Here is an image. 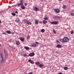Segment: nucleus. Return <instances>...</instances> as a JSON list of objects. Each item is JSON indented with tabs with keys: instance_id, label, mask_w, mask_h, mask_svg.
I'll return each mask as SVG.
<instances>
[{
	"instance_id": "1",
	"label": "nucleus",
	"mask_w": 74,
	"mask_h": 74,
	"mask_svg": "<svg viewBox=\"0 0 74 74\" xmlns=\"http://www.w3.org/2000/svg\"><path fill=\"white\" fill-rule=\"evenodd\" d=\"M3 61H4V59H3V58L2 53H0V62L1 63H3Z\"/></svg>"
},
{
	"instance_id": "2",
	"label": "nucleus",
	"mask_w": 74,
	"mask_h": 74,
	"mask_svg": "<svg viewBox=\"0 0 74 74\" xmlns=\"http://www.w3.org/2000/svg\"><path fill=\"white\" fill-rule=\"evenodd\" d=\"M50 23L51 25H57L59 23V22L54 21L52 22H51Z\"/></svg>"
},
{
	"instance_id": "3",
	"label": "nucleus",
	"mask_w": 74,
	"mask_h": 74,
	"mask_svg": "<svg viewBox=\"0 0 74 74\" xmlns=\"http://www.w3.org/2000/svg\"><path fill=\"white\" fill-rule=\"evenodd\" d=\"M54 19H60L61 18V17L60 16H55L53 17Z\"/></svg>"
},
{
	"instance_id": "4",
	"label": "nucleus",
	"mask_w": 74,
	"mask_h": 74,
	"mask_svg": "<svg viewBox=\"0 0 74 74\" xmlns=\"http://www.w3.org/2000/svg\"><path fill=\"white\" fill-rule=\"evenodd\" d=\"M31 47L32 48H35V47H37V45L34 43H33L31 45Z\"/></svg>"
},
{
	"instance_id": "5",
	"label": "nucleus",
	"mask_w": 74,
	"mask_h": 74,
	"mask_svg": "<svg viewBox=\"0 0 74 74\" xmlns=\"http://www.w3.org/2000/svg\"><path fill=\"white\" fill-rule=\"evenodd\" d=\"M34 55H35L34 53L33 52H32L29 54V56H30V57H32V56H34Z\"/></svg>"
},
{
	"instance_id": "6",
	"label": "nucleus",
	"mask_w": 74,
	"mask_h": 74,
	"mask_svg": "<svg viewBox=\"0 0 74 74\" xmlns=\"http://www.w3.org/2000/svg\"><path fill=\"white\" fill-rule=\"evenodd\" d=\"M39 8L37 7H35L34 8V11H39Z\"/></svg>"
},
{
	"instance_id": "7",
	"label": "nucleus",
	"mask_w": 74,
	"mask_h": 74,
	"mask_svg": "<svg viewBox=\"0 0 74 74\" xmlns=\"http://www.w3.org/2000/svg\"><path fill=\"white\" fill-rule=\"evenodd\" d=\"M54 11L56 13H59L60 12V10L58 9H56L54 10Z\"/></svg>"
},
{
	"instance_id": "8",
	"label": "nucleus",
	"mask_w": 74,
	"mask_h": 74,
	"mask_svg": "<svg viewBox=\"0 0 74 74\" xmlns=\"http://www.w3.org/2000/svg\"><path fill=\"white\" fill-rule=\"evenodd\" d=\"M69 41V39L68 38V37H65V42H67Z\"/></svg>"
},
{
	"instance_id": "9",
	"label": "nucleus",
	"mask_w": 74,
	"mask_h": 74,
	"mask_svg": "<svg viewBox=\"0 0 74 74\" xmlns=\"http://www.w3.org/2000/svg\"><path fill=\"white\" fill-rule=\"evenodd\" d=\"M64 39H65V37H64L62 39H60V41L61 42H62L64 43L65 42V40H64Z\"/></svg>"
},
{
	"instance_id": "10",
	"label": "nucleus",
	"mask_w": 74,
	"mask_h": 74,
	"mask_svg": "<svg viewBox=\"0 0 74 74\" xmlns=\"http://www.w3.org/2000/svg\"><path fill=\"white\" fill-rule=\"evenodd\" d=\"M29 62L31 63V64H34V62L33 61H32L31 59H30L29 60Z\"/></svg>"
},
{
	"instance_id": "11",
	"label": "nucleus",
	"mask_w": 74,
	"mask_h": 74,
	"mask_svg": "<svg viewBox=\"0 0 74 74\" xmlns=\"http://www.w3.org/2000/svg\"><path fill=\"white\" fill-rule=\"evenodd\" d=\"M24 48L27 50L28 51V50H29L30 49V48L28 47H24Z\"/></svg>"
},
{
	"instance_id": "12",
	"label": "nucleus",
	"mask_w": 74,
	"mask_h": 74,
	"mask_svg": "<svg viewBox=\"0 0 74 74\" xmlns=\"http://www.w3.org/2000/svg\"><path fill=\"white\" fill-rule=\"evenodd\" d=\"M21 8L23 9V10H25V7L24 5H22L21 6Z\"/></svg>"
},
{
	"instance_id": "13",
	"label": "nucleus",
	"mask_w": 74,
	"mask_h": 74,
	"mask_svg": "<svg viewBox=\"0 0 74 74\" xmlns=\"http://www.w3.org/2000/svg\"><path fill=\"white\" fill-rule=\"evenodd\" d=\"M38 22H39V20H35V24L36 25H37L38 24Z\"/></svg>"
},
{
	"instance_id": "14",
	"label": "nucleus",
	"mask_w": 74,
	"mask_h": 74,
	"mask_svg": "<svg viewBox=\"0 0 74 74\" xmlns=\"http://www.w3.org/2000/svg\"><path fill=\"white\" fill-rule=\"evenodd\" d=\"M35 64L36 65H39V64H40V62H39L37 61L35 62Z\"/></svg>"
},
{
	"instance_id": "15",
	"label": "nucleus",
	"mask_w": 74,
	"mask_h": 74,
	"mask_svg": "<svg viewBox=\"0 0 74 74\" xmlns=\"http://www.w3.org/2000/svg\"><path fill=\"white\" fill-rule=\"evenodd\" d=\"M62 46L60 44H58L57 45L56 47L57 48H60V47Z\"/></svg>"
},
{
	"instance_id": "16",
	"label": "nucleus",
	"mask_w": 74,
	"mask_h": 74,
	"mask_svg": "<svg viewBox=\"0 0 74 74\" xmlns=\"http://www.w3.org/2000/svg\"><path fill=\"white\" fill-rule=\"evenodd\" d=\"M16 43L17 45H19L20 44V42L18 41H16Z\"/></svg>"
},
{
	"instance_id": "17",
	"label": "nucleus",
	"mask_w": 74,
	"mask_h": 74,
	"mask_svg": "<svg viewBox=\"0 0 74 74\" xmlns=\"http://www.w3.org/2000/svg\"><path fill=\"white\" fill-rule=\"evenodd\" d=\"M39 67H40V68H42V67H44V66L42 65V64H40L39 65Z\"/></svg>"
},
{
	"instance_id": "18",
	"label": "nucleus",
	"mask_w": 74,
	"mask_h": 74,
	"mask_svg": "<svg viewBox=\"0 0 74 74\" xmlns=\"http://www.w3.org/2000/svg\"><path fill=\"white\" fill-rule=\"evenodd\" d=\"M47 16L45 15V18H44V19L45 20H47L48 19V18L46 17Z\"/></svg>"
},
{
	"instance_id": "19",
	"label": "nucleus",
	"mask_w": 74,
	"mask_h": 74,
	"mask_svg": "<svg viewBox=\"0 0 74 74\" xmlns=\"http://www.w3.org/2000/svg\"><path fill=\"white\" fill-rule=\"evenodd\" d=\"M23 21L24 22V23H27L28 21H27V20H26V19H25L23 20Z\"/></svg>"
},
{
	"instance_id": "20",
	"label": "nucleus",
	"mask_w": 74,
	"mask_h": 74,
	"mask_svg": "<svg viewBox=\"0 0 74 74\" xmlns=\"http://www.w3.org/2000/svg\"><path fill=\"white\" fill-rule=\"evenodd\" d=\"M43 23L44 24H46L47 23V21L45 20H44L43 21Z\"/></svg>"
},
{
	"instance_id": "21",
	"label": "nucleus",
	"mask_w": 74,
	"mask_h": 74,
	"mask_svg": "<svg viewBox=\"0 0 74 74\" xmlns=\"http://www.w3.org/2000/svg\"><path fill=\"white\" fill-rule=\"evenodd\" d=\"M20 40L22 41V42H23L25 41V39L24 38H20Z\"/></svg>"
},
{
	"instance_id": "22",
	"label": "nucleus",
	"mask_w": 74,
	"mask_h": 74,
	"mask_svg": "<svg viewBox=\"0 0 74 74\" xmlns=\"http://www.w3.org/2000/svg\"><path fill=\"white\" fill-rule=\"evenodd\" d=\"M11 32L10 31H6V33L8 34H11Z\"/></svg>"
},
{
	"instance_id": "23",
	"label": "nucleus",
	"mask_w": 74,
	"mask_h": 74,
	"mask_svg": "<svg viewBox=\"0 0 74 74\" xmlns=\"http://www.w3.org/2000/svg\"><path fill=\"white\" fill-rule=\"evenodd\" d=\"M27 23L28 25H32V23L31 22H29L28 21L27 22Z\"/></svg>"
},
{
	"instance_id": "24",
	"label": "nucleus",
	"mask_w": 74,
	"mask_h": 74,
	"mask_svg": "<svg viewBox=\"0 0 74 74\" xmlns=\"http://www.w3.org/2000/svg\"><path fill=\"white\" fill-rule=\"evenodd\" d=\"M41 32L42 33H44L45 32V29H42L41 30Z\"/></svg>"
},
{
	"instance_id": "25",
	"label": "nucleus",
	"mask_w": 74,
	"mask_h": 74,
	"mask_svg": "<svg viewBox=\"0 0 74 74\" xmlns=\"http://www.w3.org/2000/svg\"><path fill=\"white\" fill-rule=\"evenodd\" d=\"M23 5V3H18V6H21V5Z\"/></svg>"
},
{
	"instance_id": "26",
	"label": "nucleus",
	"mask_w": 74,
	"mask_h": 74,
	"mask_svg": "<svg viewBox=\"0 0 74 74\" xmlns=\"http://www.w3.org/2000/svg\"><path fill=\"white\" fill-rule=\"evenodd\" d=\"M11 14L13 16H15L16 15V14L14 13H12Z\"/></svg>"
},
{
	"instance_id": "27",
	"label": "nucleus",
	"mask_w": 74,
	"mask_h": 74,
	"mask_svg": "<svg viewBox=\"0 0 74 74\" xmlns=\"http://www.w3.org/2000/svg\"><path fill=\"white\" fill-rule=\"evenodd\" d=\"M15 22H17V23H19V19H18L17 20H15Z\"/></svg>"
},
{
	"instance_id": "28",
	"label": "nucleus",
	"mask_w": 74,
	"mask_h": 74,
	"mask_svg": "<svg viewBox=\"0 0 74 74\" xmlns=\"http://www.w3.org/2000/svg\"><path fill=\"white\" fill-rule=\"evenodd\" d=\"M70 15H72V16H74V13H72L71 12L70 13Z\"/></svg>"
},
{
	"instance_id": "29",
	"label": "nucleus",
	"mask_w": 74,
	"mask_h": 74,
	"mask_svg": "<svg viewBox=\"0 0 74 74\" xmlns=\"http://www.w3.org/2000/svg\"><path fill=\"white\" fill-rule=\"evenodd\" d=\"M23 55H24L23 56L24 57H26V56H27V54H24Z\"/></svg>"
},
{
	"instance_id": "30",
	"label": "nucleus",
	"mask_w": 74,
	"mask_h": 74,
	"mask_svg": "<svg viewBox=\"0 0 74 74\" xmlns=\"http://www.w3.org/2000/svg\"><path fill=\"white\" fill-rule=\"evenodd\" d=\"M24 5L25 6H27V3H25Z\"/></svg>"
},
{
	"instance_id": "31",
	"label": "nucleus",
	"mask_w": 74,
	"mask_h": 74,
	"mask_svg": "<svg viewBox=\"0 0 74 74\" xmlns=\"http://www.w3.org/2000/svg\"><path fill=\"white\" fill-rule=\"evenodd\" d=\"M53 32L54 33V34H55L56 33V31H55V30L53 29Z\"/></svg>"
},
{
	"instance_id": "32",
	"label": "nucleus",
	"mask_w": 74,
	"mask_h": 74,
	"mask_svg": "<svg viewBox=\"0 0 74 74\" xmlns=\"http://www.w3.org/2000/svg\"><path fill=\"white\" fill-rule=\"evenodd\" d=\"M68 70V68L67 67H65V70Z\"/></svg>"
},
{
	"instance_id": "33",
	"label": "nucleus",
	"mask_w": 74,
	"mask_h": 74,
	"mask_svg": "<svg viewBox=\"0 0 74 74\" xmlns=\"http://www.w3.org/2000/svg\"><path fill=\"white\" fill-rule=\"evenodd\" d=\"M71 34H73L74 33V32H73V31H72L71 32Z\"/></svg>"
},
{
	"instance_id": "34",
	"label": "nucleus",
	"mask_w": 74,
	"mask_h": 74,
	"mask_svg": "<svg viewBox=\"0 0 74 74\" xmlns=\"http://www.w3.org/2000/svg\"><path fill=\"white\" fill-rule=\"evenodd\" d=\"M16 7H17L18 5H13L12 6V7H16Z\"/></svg>"
},
{
	"instance_id": "35",
	"label": "nucleus",
	"mask_w": 74,
	"mask_h": 74,
	"mask_svg": "<svg viewBox=\"0 0 74 74\" xmlns=\"http://www.w3.org/2000/svg\"><path fill=\"white\" fill-rule=\"evenodd\" d=\"M20 3H22V4H23V0H21L20 1Z\"/></svg>"
},
{
	"instance_id": "36",
	"label": "nucleus",
	"mask_w": 74,
	"mask_h": 74,
	"mask_svg": "<svg viewBox=\"0 0 74 74\" xmlns=\"http://www.w3.org/2000/svg\"><path fill=\"white\" fill-rule=\"evenodd\" d=\"M63 9H65V5H63L62 6Z\"/></svg>"
},
{
	"instance_id": "37",
	"label": "nucleus",
	"mask_w": 74,
	"mask_h": 74,
	"mask_svg": "<svg viewBox=\"0 0 74 74\" xmlns=\"http://www.w3.org/2000/svg\"><path fill=\"white\" fill-rule=\"evenodd\" d=\"M8 57V54H6L5 55V58H7Z\"/></svg>"
},
{
	"instance_id": "38",
	"label": "nucleus",
	"mask_w": 74,
	"mask_h": 74,
	"mask_svg": "<svg viewBox=\"0 0 74 74\" xmlns=\"http://www.w3.org/2000/svg\"><path fill=\"white\" fill-rule=\"evenodd\" d=\"M27 39H29V38H30V36H27Z\"/></svg>"
},
{
	"instance_id": "39",
	"label": "nucleus",
	"mask_w": 74,
	"mask_h": 74,
	"mask_svg": "<svg viewBox=\"0 0 74 74\" xmlns=\"http://www.w3.org/2000/svg\"><path fill=\"white\" fill-rule=\"evenodd\" d=\"M36 44H39V43H38V42H36Z\"/></svg>"
},
{
	"instance_id": "40",
	"label": "nucleus",
	"mask_w": 74,
	"mask_h": 74,
	"mask_svg": "<svg viewBox=\"0 0 74 74\" xmlns=\"http://www.w3.org/2000/svg\"><path fill=\"white\" fill-rule=\"evenodd\" d=\"M2 34H6V33L4 32L2 33Z\"/></svg>"
},
{
	"instance_id": "41",
	"label": "nucleus",
	"mask_w": 74,
	"mask_h": 74,
	"mask_svg": "<svg viewBox=\"0 0 74 74\" xmlns=\"http://www.w3.org/2000/svg\"><path fill=\"white\" fill-rule=\"evenodd\" d=\"M56 42L57 43H59V41H58V40H56Z\"/></svg>"
},
{
	"instance_id": "42",
	"label": "nucleus",
	"mask_w": 74,
	"mask_h": 74,
	"mask_svg": "<svg viewBox=\"0 0 74 74\" xmlns=\"http://www.w3.org/2000/svg\"><path fill=\"white\" fill-rule=\"evenodd\" d=\"M71 12H74V10H71Z\"/></svg>"
},
{
	"instance_id": "43",
	"label": "nucleus",
	"mask_w": 74,
	"mask_h": 74,
	"mask_svg": "<svg viewBox=\"0 0 74 74\" xmlns=\"http://www.w3.org/2000/svg\"><path fill=\"white\" fill-rule=\"evenodd\" d=\"M56 53H57L58 54H59V52H58L57 51L56 52Z\"/></svg>"
},
{
	"instance_id": "44",
	"label": "nucleus",
	"mask_w": 74,
	"mask_h": 74,
	"mask_svg": "<svg viewBox=\"0 0 74 74\" xmlns=\"http://www.w3.org/2000/svg\"><path fill=\"white\" fill-rule=\"evenodd\" d=\"M15 13H16V14H18V11L15 12Z\"/></svg>"
},
{
	"instance_id": "45",
	"label": "nucleus",
	"mask_w": 74,
	"mask_h": 74,
	"mask_svg": "<svg viewBox=\"0 0 74 74\" xmlns=\"http://www.w3.org/2000/svg\"><path fill=\"white\" fill-rule=\"evenodd\" d=\"M39 23H40V24L42 23V22H41V21L39 22Z\"/></svg>"
},
{
	"instance_id": "46",
	"label": "nucleus",
	"mask_w": 74,
	"mask_h": 74,
	"mask_svg": "<svg viewBox=\"0 0 74 74\" xmlns=\"http://www.w3.org/2000/svg\"><path fill=\"white\" fill-rule=\"evenodd\" d=\"M1 21H0V24H1Z\"/></svg>"
},
{
	"instance_id": "47",
	"label": "nucleus",
	"mask_w": 74,
	"mask_h": 74,
	"mask_svg": "<svg viewBox=\"0 0 74 74\" xmlns=\"http://www.w3.org/2000/svg\"><path fill=\"white\" fill-rule=\"evenodd\" d=\"M12 34H14V32H12Z\"/></svg>"
},
{
	"instance_id": "48",
	"label": "nucleus",
	"mask_w": 74,
	"mask_h": 74,
	"mask_svg": "<svg viewBox=\"0 0 74 74\" xmlns=\"http://www.w3.org/2000/svg\"><path fill=\"white\" fill-rule=\"evenodd\" d=\"M4 53H5V50H4Z\"/></svg>"
},
{
	"instance_id": "49",
	"label": "nucleus",
	"mask_w": 74,
	"mask_h": 74,
	"mask_svg": "<svg viewBox=\"0 0 74 74\" xmlns=\"http://www.w3.org/2000/svg\"><path fill=\"white\" fill-rule=\"evenodd\" d=\"M64 70H65V67H64Z\"/></svg>"
},
{
	"instance_id": "50",
	"label": "nucleus",
	"mask_w": 74,
	"mask_h": 74,
	"mask_svg": "<svg viewBox=\"0 0 74 74\" xmlns=\"http://www.w3.org/2000/svg\"><path fill=\"white\" fill-rule=\"evenodd\" d=\"M0 12V14H1V12Z\"/></svg>"
},
{
	"instance_id": "51",
	"label": "nucleus",
	"mask_w": 74,
	"mask_h": 74,
	"mask_svg": "<svg viewBox=\"0 0 74 74\" xmlns=\"http://www.w3.org/2000/svg\"><path fill=\"white\" fill-rule=\"evenodd\" d=\"M10 41H11V40H9V42H10Z\"/></svg>"
},
{
	"instance_id": "52",
	"label": "nucleus",
	"mask_w": 74,
	"mask_h": 74,
	"mask_svg": "<svg viewBox=\"0 0 74 74\" xmlns=\"http://www.w3.org/2000/svg\"><path fill=\"white\" fill-rule=\"evenodd\" d=\"M12 48H13V47H12Z\"/></svg>"
},
{
	"instance_id": "53",
	"label": "nucleus",
	"mask_w": 74,
	"mask_h": 74,
	"mask_svg": "<svg viewBox=\"0 0 74 74\" xmlns=\"http://www.w3.org/2000/svg\"><path fill=\"white\" fill-rule=\"evenodd\" d=\"M0 46H1V44H0Z\"/></svg>"
},
{
	"instance_id": "54",
	"label": "nucleus",
	"mask_w": 74,
	"mask_h": 74,
	"mask_svg": "<svg viewBox=\"0 0 74 74\" xmlns=\"http://www.w3.org/2000/svg\"><path fill=\"white\" fill-rule=\"evenodd\" d=\"M60 1V0H59Z\"/></svg>"
},
{
	"instance_id": "55",
	"label": "nucleus",
	"mask_w": 74,
	"mask_h": 74,
	"mask_svg": "<svg viewBox=\"0 0 74 74\" xmlns=\"http://www.w3.org/2000/svg\"><path fill=\"white\" fill-rule=\"evenodd\" d=\"M0 74H1V73H0Z\"/></svg>"
}]
</instances>
